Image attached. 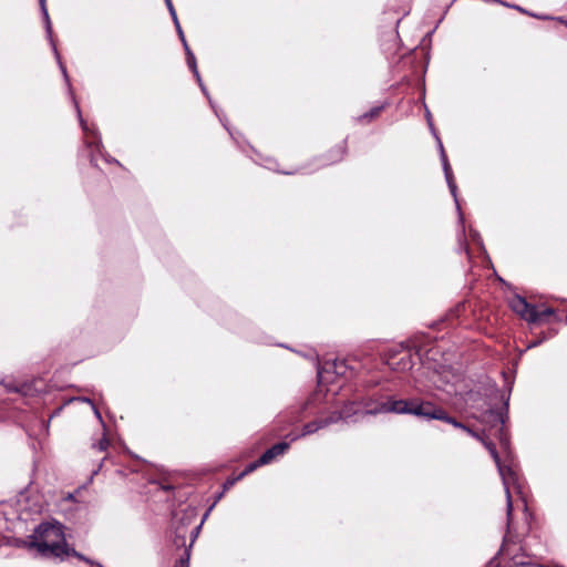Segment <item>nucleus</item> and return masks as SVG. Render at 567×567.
Listing matches in <instances>:
<instances>
[{"mask_svg":"<svg viewBox=\"0 0 567 567\" xmlns=\"http://www.w3.org/2000/svg\"><path fill=\"white\" fill-rule=\"evenodd\" d=\"M346 370H347V365L344 364V362H334V372L337 374H340V375H343L346 374Z\"/></svg>","mask_w":567,"mask_h":567,"instance_id":"nucleus-25","label":"nucleus"},{"mask_svg":"<svg viewBox=\"0 0 567 567\" xmlns=\"http://www.w3.org/2000/svg\"><path fill=\"white\" fill-rule=\"evenodd\" d=\"M427 401L413 398V399H398L393 395L386 396H370L364 400L361 405L364 414H411L417 417H423L425 404Z\"/></svg>","mask_w":567,"mask_h":567,"instance_id":"nucleus-1","label":"nucleus"},{"mask_svg":"<svg viewBox=\"0 0 567 567\" xmlns=\"http://www.w3.org/2000/svg\"><path fill=\"white\" fill-rule=\"evenodd\" d=\"M173 22H174V25H175V28H176V31H177V34H178L179 40H181V41H184L186 38H185V34H184V32H183V30H182V27H181V24H179V21H178V20H176V21H173Z\"/></svg>","mask_w":567,"mask_h":567,"instance_id":"nucleus-27","label":"nucleus"},{"mask_svg":"<svg viewBox=\"0 0 567 567\" xmlns=\"http://www.w3.org/2000/svg\"><path fill=\"white\" fill-rule=\"evenodd\" d=\"M91 163L95 165V158L93 156L91 157Z\"/></svg>","mask_w":567,"mask_h":567,"instance_id":"nucleus-37","label":"nucleus"},{"mask_svg":"<svg viewBox=\"0 0 567 567\" xmlns=\"http://www.w3.org/2000/svg\"><path fill=\"white\" fill-rule=\"evenodd\" d=\"M473 416L488 431L495 430L494 434L497 435L502 449L508 450L509 440L505 430V423L508 419V399L501 409L488 408L474 413Z\"/></svg>","mask_w":567,"mask_h":567,"instance_id":"nucleus-3","label":"nucleus"},{"mask_svg":"<svg viewBox=\"0 0 567 567\" xmlns=\"http://www.w3.org/2000/svg\"><path fill=\"white\" fill-rule=\"evenodd\" d=\"M384 109V105H379V106H374L372 107L369 112L362 114L361 116H359V121H370V120H373L374 117L379 116V114L381 113V111Z\"/></svg>","mask_w":567,"mask_h":567,"instance_id":"nucleus-17","label":"nucleus"},{"mask_svg":"<svg viewBox=\"0 0 567 567\" xmlns=\"http://www.w3.org/2000/svg\"><path fill=\"white\" fill-rule=\"evenodd\" d=\"M513 8H515V9H517V10H519V11H522V12H525V13H526V11H525L523 8L518 7V6H513Z\"/></svg>","mask_w":567,"mask_h":567,"instance_id":"nucleus-32","label":"nucleus"},{"mask_svg":"<svg viewBox=\"0 0 567 567\" xmlns=\"http://www.w3.org/2000/svg\"><path fill=\"white\" fill-rule=\"evenodd\" d=\"M424 420H440L445 423H449L453 425L456 429H461L464 432H466L468 435L475 437L476 440L481 441L483 435L477 433L476 431L472 430L467 425L463 424L462 422L457 421L455 417L451 416L443 408L437 406L433 402L427 401L425 404V410L423 413Z\"/></svg>","mask_w":567,"mask_h":567,"instance_id":"nucleus-6","label":"nucleus"},{"mask_svg":"<svg viewBox=\"0 0 567 567\" xmlns=\"http://www.w3.org/2000/svg\"><path fill=\"white\" fill-rule=\"evenodd\" d=\"M39 3H40L41 12H42V16H43V19H44L47 34H48V37H49V39L51 41V44H52L55 58L58 60L60 70H61V72H62V74L64 76V80H65V82H66V84L69 86V91H70L71 97L73 100V103H74V106H75V110H76V113H78L80 125H81L82 130L85 133H89L90 130H89L87 123L82 117V113H81L80 106H79L78 102L75 101L74 94L72 92L71 83H70V79H69V75H68L66 68L63 64V62L61 61V56H60V54L58 52V49H56V45H55V43H54V41L52 39V24H51V20H50V17H49V13H48V9H47V6H45V0H39Z\"/></svg>","mask_w":567,"mask_h":567,"instance_id":"nucleus-5","label":"nucleus"},{"mask_svg":"<svg viewBox=\"0 0 567 567\" xmlns=\"http://www.w3.org/2000/svg\"><path fill=\"white\" fill-rule=\"evenodd\" d=\"M187 65L192 70L194 76L197 82H200V74L197 69L196 58L193 52H188V56H186Z\"/></svg>","mask_w":567,"mask_h":567,"instance_id":"nucleus-16","label":"nucleus"},{"mask_svg":"<svg viewBox=\"0 0 567 567\" xmlns=\"http://www.w3.org/2000/svg\"><path fill=\"white\" fill-rule=\"evenodd\" d=\"M567 25V21H563Z\"/></svg>","mask_w":567,"mask_h":567,"instance_id":"nucleus-43","label":"nucleus"},{"mask_svg":"<svg viewBox=\"0 0 567 567\" xmlns=\"http://www.w3.org/2000/svg\"><path fill=\"white\" fill-rule=\"evenodd\" d=\"M96 567H104V566H103V565H101V564H96Z\"/></svg>","mask_w":567,"mask_h":567,"instance_id":"nucleus-42","label":"nucleus"},{"mask_svg":"<svg viewBox=\"0 0 567 567\" xmlns=\"http://www.w3.org/2000/svg\"><path fill=\"white\" fill-rule=\"evenodd\" d=\"M68 556L76 557L78 559H80L86 564H90L92 566H95V567H96V564H99L97 561L90 559L89 557L84 556L83 554L76 551L74 548H70L69 546L66 548V553L63 554V558L68 557Z\"/></svg>","mask_w":567,"mask_h":567,"instance_id":"nucleus-15","label":"nucleus"},{"mask_svg":"<svg viewBox=\"0 0 567 567\" xmlns=\"http://www.w3.org/2000/svg\"><path fill=\"white\" fill-rule=\"evenodd\" d=\"M498 473L501 475L505 495H506V514H507V526L509 527L512 513H513V502H512V495H511V486H514L518 489L519 493H522V486L519 483V474L518 471L514 464V462L511 460L508 464L502 463L499 461V465H496Z\"/></svg>","mask_w":567,"mask_h":567,"instance_id":"nucleus-4","label":"nucleus"},{"mask_svg":"<svg viewBox=\"0 0 567 567\" xmlns=\"http://www.w3.org/2000/svg\"><path fill=\"white\" fill-rule=\"evenodd\" d=\"M165 3H166V7H167V9H168V11H169V14H171V17H172L173 21L178 20L177 14H176V11H175V8H174V6H173L172 0H165Z\"/></svg>","mask_w":567,"mask_h":567,"instance_id":"nucleus-24","label":"nucleus"},{"mask_svg":"<svg viewBox=\"0 0 567 567\" xmlns=\"http://www.w3.org/2000/svg\"><path fill=\"white\" fill-rule=\"evenodd\" d=\"M290 444L288 442H279L274 444L270 449L265 451L259 457V463L269 464L277 456L285 454V452L289 449Z\"/></svg>","mask_w":567,"mask_h":567,"instance_id":"nucleus-10","label":"nucleus"},{"mask_svg":"<svg viewBox=\"0 0 567 567\" xmlns=\"http://www.w3.org/2000/svg\"><path fill=\"white\" fill-rule=\"evenodd\" d=\"M493 564H494V559L489 560V563L487 564V567H492ZM493 567H497V565H495Z\"/></svg>","mask_w":567,"mask_h":567,"instance_id":"nucleus-33","label":"nucleus"},{"mask_svg":"<svg viewBox=\"0 0 567 567\" xmlns=\"http://www.w3.org/2000/svg\"><path fill=\"white\" fill-rule=\"evenodd\" d=\"M481 442L486 447V450L489 452V454H491L492 458L494 460L495 464L499 465L501 457H499V454H498V452L496 450L495 444L493 442L486 440L484 436L482 437Z\"/></svg>","mask_w":567,"mask_h":567,"instance_id":"nucleus-14","label":"nucleus"},{"mask_svg":"<svg viewBox=\"0 0 567 567\" xmlns=\"http://www.w3.org/2000/svg\"><path fill=\"white\" fill-rule=\"evenodd\" d=\"M261 465H266V463H259V458L252 463H249L246 468L238 474V478H244L246 475L250 474L251 472H254L256 468H258L259 466Z\"/></svg>","mask_w":567,"mask_h":567,"instance_id":"nucleus-19","label":"nucleus"},{"mask_svg":"<svg viewBox=\"0 0 567 567\" xmlns=\"http://www.w3.org/2000/svg\"><path fill=\"white\" fill-rule=\"evenodd\" d=\"M555 310L553 308H545L544 310H538V322H540L544 318L554 315Z\"/></svg>","mask_w":567,"mask_h":567,"instance_id":"nucleus-23","label":"nucleus"},{"mask_svg":"<svg viewBox=\"0 0 567 567\" xmlns=\"http://www.w3.org/2000/svg\"><path fill=\"white\" fill-rule=\"evenodd\" d=\"M415 359H419V354L411 349H392L386 354V364L393 371L405 372L413 368Z\"/></svg>","mask_w":567,"mask_h":567,"instance_id":"nucleus-7","label":"nucleus"},{"mask_svg":"<svg viewBox=\"0 0 567 567\" xmlns=\"http://www.w3.org/2000/svg\"><path fill=\"white\" fill-rule=\"evenodd\" d=\"M174 567H189V554L186 553L185 557H181Z\"/></svg>","mask_w":567,"mask_h":567,"instance_id":"nucleus-22","label":"nucleus"},{"mask_svg":"<svg viewBox=\"0 0 567 567\" xmlns=\"http://www.w3.org/2000/svg\"><path fill=\"white\" fill-rule=\"evenodd\" d=\"M343 421V417L342 415L340 414L339 411H333L332 413H330L329 416L324 417V419H321V422L323 424V427L330 425V424H333V423H337L339 421Z\"/></svg>","mask_w":567,"mask_h":567,"instance_id":"nucleus-18","label":"nucleus"},{"mask_svg":"<svg viewBox=\"0 0 567 567\" xmlns=\"http://www.w3.org/2000/svg\"><path fill=\"white\" fill-rule=\"evenodd\" d=\"M224 492H225V491L223 489V492H221L220 494H218V496H217V501H218V499H220V498L223 497Z\"/></svg>","mask_w":567,"mask_h":567,"instance_id":"nucleus-35","label":"nucleus"},{"mask_svg":"<svg viewBox=\"0 0 567 567\" xmlns=\"http://www.w3.org/2000/svg\"><path fill=\"white\" fill-rule=\"evenodd\" d=\"M94 413H95V416L99 417V420H102L101 413L99 412V410L96 408H94Z\"/></svg>","mask_w":567,"mask_h":567,"instance_id":"nucleus-30","label":"nucleus"},{"mask_svg":"<svg viewBox=\"0 0 567 567\" xmlns=\"http://www.w3.org/2000/svg\"><path fill=\"white\" fill-rule=\"evenodd\" d=\"M347 151L346 144L338 145L336 150L330 151L329 153V164L337 163L342 159Z\"/></svg>","mask_w":567,"mask_h":567,"instance_id":"nucleus-13","label":"nucleus"},{"mask_svg":"<svg viewBox=\"0 0 567 567\" xmlns=\"http://www.w3.org/2000/svg\"><path fill=\"white\" fill-rule=\"evenodd\" d=\"M340 414L343 417V421H348L351 416L358 414L360 412V406L355 402L346 403L341 410H339Z\"/></svg>","mask_w":567,"mask_h":567,"instance_id":"nucleus-12","label":"nucleus"},{"mask_svg":"<svg viewBox=\"0 0 567 567\" xmlns=\"http://www.w3.org/2000/svg\"><path fill=\"white\" fill-rule=\"evenodd\" d=\"M210 512H212V508H208V509H207V513H205V516H204V517L208 516V513H210Z\"/></svg>","mask_w":567,"mask_h":567,"instance_id":"nucleus-40","label":"nucleus"},{"mask_svg":"<svg viewBox=\"0 0 567 567\" xmlns=\"http://www.w3.org/2000/svg\"><path fill=\"white\" fill-rule=\"evenodd\" d=\"M182 43H183V47H184V48L189 47V45H188V43H187V41H186V39H185L184 41H182Z\"/></svg>","mask_w":567,"mask_h":567,"instance_id":"nucleus-34","label":"nucleus"},{"mask_svg":"<svg viewBox=\"0 0 567 567\" xmlns=\"http://www.w3.org/2000/svg\"><path fill=\"white\" fill-rule=\"evenodd\" d=\"M83 401L89 402V403H92V402H91V400H90V399H87V398H84V399H83Z\"/></svg>","mask_w":567,"mask_h":567,"instance_id":"nucleus-41","label":"nucleus"},{"mask_svg":"<svg viewBox=\"0 0 567 567\" xmlns=\"http://www.w3.org/2000/svg\"><path fill=\"white\" fill-rule=\"evenodd\" d=\"M210 512H212V508H208V509H207V513H205V516H204V517L208 516V513H210Z\"/></svg>","mask_w":567,"mask_h":567,"instance_id":"nucleus-38","label":"nucleus"},{"mask_svg":"<svg viewBox=\"0 0 567 567\" xmlns=\"http://www.w3.org/2000/svg\"><path fill=\"white\" fill-rule=\"evenodd\" d=\"M110 445L109 439L103 435V437L95 444H93V449H96L99 452L106 451Z\"/></svg>","mask_w":567,"mask_h":567,"instance_id":"nucleus-20","label":"nucleus"},{"mask_svg":"<svg viewBox=\"0 0 567 567\" xmlns=\"http://www.w3.org/2000/svg\"><path fill=\"white\" fill-rule=\"evenodd\" d=\"M436 142H437V145H439L440 158H441V162H442V167H443V171H444V176H445L447 186L450 188V192H451L452 196L454 197L457 210L461 212V207H460L458 199H457V186H456L455 181H454V175H453V172H452V168H451L447 155H446L445 150L443 147L442 141H441V138L439 136H436ZM460 220H461V223H463V215H462V213H460Z\"/></svg>","mask_w":567,"mask_h":567,"instance_id":"nucleus-9","label":"nucleus"},{"mask_svg":"<svg viewBox=\"0 0 567 567\" xmlns=\"http://www.w3.org/2000/svg\"><path fill=\"white\" fill-rule=\"evenodd\" d=\"M30 546L35 548L42 557H55L63 560L68 544L64 538L63 526L60 523H41L30 536Z\"/></svg>","mask_w":567,"mask_h":567,"instance_id":"nucleus-2","label":"nucleus"},{"mask_svg":"<svg viewBox=\"0 0 567 567\" xmlns=\"http://www.w3.org/2000/svg\"><path fill=\"white\" fill-rule=\"evenodd\" d=\"M509 306L514 312L527 322H538V309L534 305L527 302L524 297L519 295L514 296L509 301Z\"/></svg>","mask_w":567,"mask_h":567,"instance_id":"nucleus-8","label":"nucleus"},{"mask_svg":"<svg viewBox=\"0 0 567 567\" xmlns=\"http://www.w3.org/2000/svg\"><path fill=\"white\" fill-rule=\"evenodd\" d=\"M197 83H198V85H199V87H200L202 92H203L207 97H209V95H208V91H207L206 86L204 85L203 80L200 79V82H197Z\"/></svg>","mask_w":567,"mask_h":567,"instance_id":"nucleus-28","label":"nucleus"},{"mask_svg":"<svg viewBox=\"0 0 567 567\" xmlns=\"http://www.w3.org/2000/svg\"><path fill=\"white\" fill-rule=\"evenodd\" d=\"M210 512H212V508H208V509H207V513H205V516H204V517L208 516V513H210Z\"/></svg>","mask_w":567,"mask_h":567,"instance_id":"nucleus-39","label":"nucleus"},{"mask_svg":"<svg viewBox=\"0 0 567 567\" xmlns=\"http://www.w3.org/2000/svg\"><path fill=\"white\" fill-rule=\"evenodd\" d=\"M543 342V340H535L530 344H528V348H534L539 346Z\"/></svg>","mask_w":567,"mask_h":567,"instance_id":"nucleus-29","label":"nucleus"},{"mask_svg":"<svg viewBox=\"0 0 567 567\" xmlns=\"http://www.w3.org/2000/svg\"><path fill=\"white\" fill-rule=\"evenodd\" d=\"M100 144H101V141H97V142L95 143V146H96V148H97V150H99V147H100Z\"/></svg>","mask_w":567,"mask_h":567,"instance_id":"nucleus-36","label":"nucleus"},{"mask_svg":"<svg viewBox=\"0 0 567 567\" xmlns=\"http://www.w3.org/2000/svg\"><path fill=\"white\" fill-rule=\"evenodd\" d=\"M426 120H427V123H429V126H430V130L432 131V134L434 135V137L436 138L437 133L434 128V125H433V122H432V116H431V113L429 110H426Z\"/></svg>","mask_w":567,"mask_h":567,"instance_id":"nucleus-26","label":"nucleus"},{"mask_svg":"<svg viewBox=\"0 0 567 567\" xmlns=\"http://www.w3.org/2000/svg\"><path fill=\"white\" fill-rule=\"evenodd\" d=\"M241 478H238V475L235 476V477H228L225 483L223 484V488L224 491H227L229 489L230 487H233L238 481H240Z\"/></svg>","mask_w":567,"mask_h":567,"instance_id":"nucleus-21","label":"nucleus"},{"mask_svg":"<svg viewBox=\"0 0 567 567\" xmlns=\"http://www.w3.org/2000/svg\"><path fill=\"white\" fill-rule=\"evenodd\" d=\"M320 429H323V424L321 422V419L305 424L303 427H302L301 434H299V435L289 434L287 437H290V441L292 442V441H296L297 439H299L301 436L313 434L315 432H317Z\"/></svg>","mask_w":567,"mask_h":567,"instance_id":"nucleus-11","label":"nucleus"},{"mask_svg":"<svg viewBox=\"0 0 567 567\" xmlns=\"http://www.w3.org/2000/svg\"><path fill=\"white\" fill-rule=\"evenodd\" d=\"M186 56H188V52H193L189 47L184 48Z\"/></svg>","mask_w":567,"mask_h":567,"instance_id":"nucleus-31","label":"nucleus"}]
</instances>
